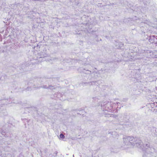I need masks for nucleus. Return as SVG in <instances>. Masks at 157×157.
<instances>
[{
  "mask_svg": "<svg viewBox=\"0 0 157 157\" xmlns=\"http://www.w3.org/2000/svg\"><path fill=\"white\" fill-rule=\"evenodd\" d=\"M59 136L61 138H64L65 137L64 136L63 134H61Z\"/></svg>",
  "mask_w": 157,
  "mask_h": 157,
  "instance_id": "f257e3e1",
  "label": "nucleus"
}]
</instances>
